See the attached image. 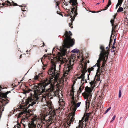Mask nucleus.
Instances as JSON below:
<instances>
[{
	"mask_svg": "<svg viewBox=\"0 0 128 128\" xmlns=\"http://www.w3.org/2000/svg\"><path fill=\"white\" fill-rule=\"evenodd\" d=\"M49 84H50V86L52 85V83L50 80L47 83L43 84H36L34 85L33 87L35 95L37 96L39 100L41 102H46L47 98H52V97L50 98V96H56L58 94V92L56 90L53 88H50L47 91H45L46 87Z\"/></svg>",
	"mask_w": 128,
	"mask_h": 128,
	"instance_id": "nucleus-1",
	"label": "nucleus"
},
{
	"mask_svg": "<svg viewBox=\"0 0 128 128\" xmlns=\"http://www.w3.org/2000/svg\"><path fill=\"white\" fill-rule=\"evenodd\" d=\"M72 35L70 31H69V33L66 31L64 36V40L62 46L58 49L60 52H56L59 56L62 57L65 56L68 53L67 48H70L74 45L75 41L74 39H71Z\"/></svg>",
	"mask_w": 128,
	"mask_h": 128,
	"instance_id": "nucleus-2",
	"label": "nucleus"
},
{
	"mask_svg": "<svg viewBox=\"0 0 128 128\" xmlns=\"http://www.w3.org/2000/svg\"><path fill=\"white\" fill-rule=\"evenodd\" d=\"M96 82L95 81V78L93 81H92L90 82L91 87L92 88H90L88 87H86L85 88V90L86 93H83V96L85 99H87L88 100L89 98V99L91 97L92 94V91L93 90L94 86H95L96 83Z\"/></svg>",
	"mask_w": 128,
	"mask_h": 128,
	"instance_id": "nucleus-3",
	"label": "nucleus"
},
{
	"mask_svg": "<svg viewBox=\"0 0 128 128\" xmlns=\"http://www.w3.org/2000/svg\"><path fill=\"white\" fill-rule=\"evenodd\" d=\"M56 61H52V66L48 74L54 78L55 80H58L60 74L56 70Z\"/></svg>",
	"mask_w": 128,
	"mask_h": 128,
	"instance_id": "nucleus-4",
	"label": "nucleus"
},
{
	"mask_svg": "<svg viewBox=\"0 0 128 128\" xmlns=\"http://www.w3.org/2000/svg\"><path fill=\"white\" fill-rule=\"evenodd\" d=\"M81 104V102H78L77 103L76 105V104L74 106V108H73V111L74 112H72L71 114V118L69 120H68L67 122L65 124V127L67 128L68 127H69L70 126V124H73V122L75 121V118H74L75 115V112L76 111L77 108L80 106Z\"/></svg>",
	"mask_w": 128,
	"mask_h": 128,
	"instance_id": "nucleus-5",
	"label": "nucleus"
},
{
	"mask_svg": "<svg viewBox=\"0 0 128 128\" xmlns=\"http://www.w3.org/2000/svg\"><path fill=\"white\" fill-rule=\"evenodd\" d=\"M63 62H62L60 66V68H61L62 66H64V74L67 75L70 72L72 71L73 70V66L74 65L73 62L71 61H69L66 65Z\"/></svg>",
	"mask_w": 128,
	"mask_h": 128,
	"instance_id": "nucleus-6",
	"label": "nucleus"
},
{
	"mask_svg": "<svg viewBox=\"0 0 128 128\" xmlns=\"http://www.w3.org/2000/svg\"><path fill=\"white\" fill-rule=\"evenodd\" d=\"M70 4H71L72 6V8L71 9L72 12H74V17L72 18L71 20L72 22L74 20L75 18L77 15L78 14L77 13L78 3H77V0H70L69 2Z\"/></svg>",
	"mask_w": 128,
	"mask_h": 128,
	"instance_id": "nucleus-7",
	"label": "nucleus"
},
{
	"mask_svg": "<svg viewBox=\"0 0 128 128\" xmlns=\"http://www.w3.org/2000/svg\"><path fill=\"white\" fill-rule=\"evenodd\" d=\"M36 96V100L34 99L32 97H29L26 100V107H25V108L26 107V108L28 109L30 106H32L33 105L36 104L37 102V104H38V102L37 100L38 99L37 96Z\"/></svg>",
	"mask_w": 128,
	"mask_h": 128,
	"instance_id": "nucleus-8",
	"label": "nucleus"
},
{
	"mask_svg": "<svg viewBox=\"0 0 128 128\" xmlns=\"http://www.w3.org/2000/svg\"><path fill=\"white\" fill-rule=\"evenodd\" d=\"M100 48L102 50L100 55V58H106L108 59V53L107 51H105L104 48L102 46H101Z\"/></svg>",
	"mask_w": 128,
	"mask_h": 128,
	"instance_id": "nucleus-9",
	"label": "nucleus"
},
{
	"mask_svg": "<svg viewBox=\"0 0 128 128\" xmlns=\"http://www.w3.org/2000/svg\"><path fill=\"white\" fill-rule=\"evenodd\" d=\"M52 112H50V116L48 117V120L49 121H52L51 122L50 124H51L52 121L55 120L56 119V111L55 110H53Z\"/></svg>",
	"mask_w": 128,
	"mask_h": 128,
	"instance_id": "nucleus-10",
	"label": "nucleus"
},
{
	"mask_svg": "<svg viewBox=\"0 0 128 128\" xmlns=\"http://www.w3.org/2000/svg\"><path fill=\"white\" fill-rule=\"evenodd\" d=\"M87 70H86V67H84V68L83 70L82 71V74L81 76L79 77H78L77 78L78 79H80L81 78L82 79V80L81 81V82L82 83V81L83 82L85 81V83H86L87 82V81L86 80H85V73L87 72Z\"/></svg>",
	"mask_w": 128,
	"mask_h": 128,
	"instance_id": "nucleus-11",
	"label": "nucleus"
},
{
	"mask_svg": "<svg viewBox=\"0 0 128 128\" xmlns=\"http://www.w3.org/2000/svg\"><path fill=\"white\" fill-rule=\"evenodd\" d=\"M100 61H103L102 66L101 67H100V69L101 70H103V71H104L105 70V64L107 59H106V58H100Z\"/></svg>",
	"mask_w": 128,
	"mask_h": 128,
	"instance_id": "nucleus-12",
	"label": "nucleus"
},
{
	"mask_svg": "<svg viewBox=\"0 0 128 128\" xmlns=\"http://www.w3.org/2000/svg\"><path fill=\"white\" fill-rule=\"evenodd\" d=\"M41 126V127L40 128L42 127V126L40 124H38L37 126H36V125L34 124H32L29 126V128H38L40 126Z\"/></svg>",
	"mask_w": 128,
	"mask_h": 128,
	"instance_id": "nucleus-13",
	"label": "nucleus"
},
{
	"mask_svg": "<svg viewBox=\"0 0 128 128\" xmlns=\"http://www.w3.org/2000/svg\"><path fill=\"white\" fill-rule=\"evenodd\" d=\"M98 72H97V73H98H98H99L98 75H100L102 74L101 73H102L104 71L102 70H101V71H100V64H98Z\"/></svg>",
	"mask_w": 128,
	"mask_h": 128,
	"instance_id": "nucleus-14",
	"label": "nucleus"
},
{
	"mask_svg": "<svg viewBox=\"0 0 128 128\" xmlns=\"http://www.w3.org/2000/svg\"><path fill=\"white\" fill-rule=\"evenodd\" d=\"M84 88V87L83 85H82L80 88L79 90L77 92L78 95H79L82 90Z\"/></svg>",
	"mask_w": 128,
	"mask_h": 128,
	"instance_id": "nucleus-15",
	"label": "nucleus"
},
{
	"mask_svg": "<svg viewBox=\"0 0 128 128\" xmlns=\"http://www.w3.org/2000/svg\"><path fill=\"white\" fill-rule=\"evenodd\" d=\"M71 96H72V99L73 100V102H72L73 105H74L75 104V103L78 102V101L77 100L76 101H75L74 98V96L73 93L72 94Z\"/></svg>",
	"mask_w": 128,
	"mask_h": 128,
	"instance_id": "nucleus-16",
	"label": "nucleus"
},
{
	"mask_svg": "<svg viewBox=\"0 0 128 128\" xmlns=\"http://www.w3.org/2000/svg\"><path fill=\"white\" fill-rule=\"evenodd\" d=\"M94 68L93 67H92L91 68H89L88 69V72L89 73V74H88V80L89 79V76L90 75V72L91 71L93 70L94 69Z\"/></svg>",
	"mask_w": 128,
	"mask_h": 128,
	"instance_id": "nucleus-17",
	"label": "nucleus"
},
{
	"mask_svg": "<svg viewBox=\"0 0 128 128\" xmlns=\"http://www.w3.org/2000/svg\"><path fill=\"white\" fill-rule=\"evenodd\" d=\"M90 113H87L86 114L85 116H86L85 121L86 122L88 120L90 116Z\"/></svg>",
	"mask_w": 128,
	"mask_h": 128,
	"instance_id": "nucleus-18",
	"label": "nucleus"
},
{
	"mask_svg": "<svg viewBox=\"0 0 128 128\" xmlns=\"http://www.w3.org/2000/svg\"><path fill=\"white\" fill-rule=\"evenodd\" d=\"M116 15H115L114 16V19H112L110 20V22L112 24V26H114V19H116Z\"/></svg>",
	"mask_w": 128,
	"mask_h": 128,
	"instance_id": "nucleus-19",
	"label": "nucleus"
},
{
	"mask_svg": "<svg viewBox=\"0 0 128 128\" xmlns=\"http://www.w3.org/2000/svg\"><path fill=\"white\" fill-rule=\"evenodd\" d=\"M6 2L7 3V4L4 3L2 4V5L4 6H5L6 5L7 6H8L9 5V4H10V6L12 5V4L9 1H7Z\"/></svg>",
	"mask_w": 128,
	"mask_h": 128,
	"instance_id": "nucleus-20",
	"label": "nucleus"
},
{
	"mask_svg": "<svg viewBox=\"0 0 128 128\" xmlns=\"http://www.w3.org/2000/svg\"><path fill=\"white\" fill-rule=\"evenodd\" d=\"M100 75H98V73H96V75L95 76V77H97V78L96 79V80L98 81H100Z\"/></svg>",
	"mask_w": 128,
	"mask_h": 128,
	"instance_id": "nucleus-21",
	"label": "nucleus"
},
{
	"mask_svg": "<svg viewBox=\"0 0 128 128\" xmlns=\"http://www.w3.org/2000/svg\"><path fill=\"white\" fill-rule=\"evenodd\" d=\"M79 50L78 49L76 48L72 51L71 52L72 53H77L79 52Z\"/></svg>",
	"mask_w": 128,
	"mask_h": 128,
	"instance_id": "nucleus-22",
	"label": "nucleus"
},
{
	"mask_svg": "<svg viewBox=\"0 0 128 128\" xmlns=\"http://www.w3.org/2000/svg\"><path fill=\"white\" fill-rule=\"evenodd\" d=\"M112 26V34L114 32V29L115 30L116 29V28L117 26V25H114V26Z\"/></svg>",
	"mask_w": 128,
	"mask_h": 128,
	"instance_id": "nucleus-23",
	"label": "nucleus"
},
{
	"mask_svg": "<svg viewBox=\"0 0 128 128\" xmlns=\"http://www.w3.org/2000/svg\"><path fill=\"white\" fill-rule=\"evenodd\" d=\"M123 8L122 7H120L117 10V12H122L123 10Z\"/></svg>",
	"mask_w": 128,
	"mask_h": 128,
	"instance_id": "nucleus-24",
	"label": "nucleus"
},
{
	"mask_svg": "<svg viewBox=\"0 0 128 128\" xmlns=\"http://www.w3.org/2000/svg\"><path fill=\"white\" fill-rule=\"evenodd\" d=\"M90 105V102H86V110H87V109H88L89 108V106Z\"/></svg>",
	"mask_w": 128,
	"mask_h": 128,
	"instance_id": "nucleus-25",
	"label": "nucleus"
},
{
	"mask_svg": "<svg viewBox=\"0 0 128 128\" xmlns=\"http://www.w3.org/2000/svg\"><path fill=\"white\" fill-rule=\"evenodd\" d=\"M60 104L61 105V106L63 108L65 105V103L64 101H62Z\"/></svg>",
	"mask_w": 128,
	"mask_h": 128,
	"instance_id": "nucleus-26",
	"label": "nucleus"
},
{
	"mask_svg": "<svg viewBox=\"0 0 128 128\" xmlns=\"http://www.w3.org/2000/svg\"><path fill=\"white\" fill-rule=\"evenodd\" d=\"M122 89L121 88H120V90L119 91V98H120L121 97L122 93L121 92V90Z\"/></svg>",
	"mask_w": 128,
	"mask_h": 128,
	"instance_id": "nucleus-27",
	"label": "nucleus"
},
{
	"mask_svg": "<svg viewBox=\"0 0 128 128\" xmlns=\"http://www.w3.org/2000/svg\"><path fill=\"white\" fill-rule=\"evenodd\" d=\"M100 58H99V60H98V63L96 64L93 67L95 68L97 66H98L97 65H98V64H100Z\"/></svg>",
	"mask_w": 128,
	"mask_h": 128,
	"instance_id": "nucleus-28",
	"label": "nucleus"
},
{
	"mask_svg": "<svg viewBox=\"0 0 128 128\" xmlns=\"http://www.w3.org/2000/svg\"><path fill=\"white\" fill-rule=\"evenodd\" d=\"M74 89L73 88H72V90L71 91V93H70V96H71V95L72 94H74Z\"/></svg>",
	"mask_w": 128,
	"mask_h": 128,
	"instance_id": "nucleus-29",
	"label": "nucleus"
},
{
	"mask_svg": "<svg viewBox=\"0 0 128 128\" xmlns=\"http://www.w3.org/2000/svg\"><path fill=\"white\" fill-rule=\"evenodd\" d=\"M112 35H111V37H110V43H109V47H110V44H111V42H112V41H113L112 40Z\"/></svg>",
	"mask_w": 128,
	"mask_h": 128,
	"instance_id": "nucleus-30",
	"label": "nucleus"
},
{
	"mask_svg": "<svg viewBox=\"0 0 128 128\" xmlns=\"http://www.w3.org/2000/svg\"><path fill=\"white\" fill-rule=\"evenodd\" d=\"M111 108V107H110L108 108L107 110L104 113L105 114L107 113L110 110Z\"/></svg>",
	"mask_w": 128,
	"mask_h": 128,
	"instance_id": "nucleus-31",
	"label": "nucleus"
},
{
	"mask_svg": "<svg viewBox=\"0 0 128 128\" xmlns=\"http://www.w3.org/2000/svg\"><path fill=\"white\" fill-rule=\"evenodd\" d=\"M123 0H118V2L120 4V5H122L123 2Z\"/></svg>",
	"mask_w": 128,
	"mask_h": 128,
	"instance_id": "nucleus-32",
	"label": "nucleus"
},
{
	"mask_svg": "<svg viewBox=\"0 0 128 128\" xmlns=\"http://www.w3.org/2000/svg\"><path fill=\"white\" fill-rule=\"evenodd\" d=\"M56 49H58V48H54L53 49V51H52V52L53 53H54V52H56Z\"/></svg>",
	"mask_w": 128,
	"mask_h": 128,
	"instance_id": "nucleus-33",
	"label": "nucleus"
},
{
	"mask_svg": "<svg viewBox=\"0 0 128 128\" xmlns=\"http://www.w3.org/2000/svg\"><path fill=\"white\" fill-rule=\"evenodd\" d=\"M121 5H120V3L118 2V4H117L116 5V9H117V8H118V7L119 6H120Z\"/></svg>",
	"mask_w": 128,
	"mask_h": 128,
	"instance_id": "nucleus-34",
	"label": "nucleus"
},
{
	"mask_svg": "<svg viewBox=\"0 0 128 128\" xmlns=\"http://www.w3.org/2000/svg\"><path fill=\"white\" fill-rule=\"evenodd\" d=\"M38 76L36 75L34 77V78L35 80H37L38 79Z\"/></svg>",
	"mask_w": 128,
	"mask_h": 128,
	"instance_id": "nucleus-35",
	"label": "nucleus"
},
{
	"mask_svg": "<svg viewBox=\"0 0 128 128\" xmlns=\"http://www.w3.org/2000/svg\"><path fill=\"white\" fill-rule=\"evenodd\" d=\"M116 117V116L115 115H114V116L113 117V118H112V120H111V121H110V122H112L113 120H114L115 118Z\"/></svg>",
	"mask_w": 128,
	"mask_h": 128,
	"instance_id": "nucleus-36",
	"label": "nucleus"
},
{
	"mask_svg": "<svg viewBox=\"0 0 128 128\" xmlns=\"http://www.w3.org/2000/svg\"><path fill=\"white\" fill-rule=\"evenodd\" d=\"M26 110H25L23 112H21L20 113V115H22L24 114H25L26 113Z\"/></svg>",
	"mask_w": 128,
	"mask_h": 128,
	"instance_id": "nucleus-37",
	"label": "nucleus"
},
{
	"mask_svg": "<svg viewBox=\"0 0 128 128\" xmlns=\"http://www.w3.org/2000/svg\"><path fill=\"white\" fill-rule=\"evenodd\" d=\"M72 22L71 23L69 24V26L70 27H71V28H73V27L72 26V27L71 26V25L72 26Z\"/></svg>",
	"mask_w": 128,
	"mask_h": 128,
	"instance_id": "nucleus-38",
	"label": "nucleus"
},
{
	"mask_svg": "<svg viewBox=\"0 0 128 128\" xmlns=\"http://www.w3.org/2000/svg\"><path fill=\"white\" fill-rule=\"evenodd\" d=\"M56 8H57L58 6L59 7L58 5H59V4H58V2H56Z\"/></svg>",
	"mask_w": 128,
	"mask_h": 128,
	"instance_id": "nucleus-39",
	"label": "nucleus"
},
{
	"mask_svg": "<svg viewBox=\"0 0 128 128\" xmlns=\"http://www.w3.org/2000/svg\"><path fill=\"white\" fill-rule=\"evenodd\" d=\"M82 122V120H80L79 122V123H80V124H79V125H80V127H81L82 126V124H81V122Z\"/></svg>",
	"mask_w": 128,
	"mask_h": 128,
	"instance_id": "nucleus-40",
	"label": "nucleus"
},
{
	"mask_svg": "<svg viewBox=\"0 0 128 128\" xmlns=\"http://www.w3.org/2000/svg\"><path fill=\"white\" fill-rule=\"evenodd\" d=\"M42 60H41V61L42 62V64H43V65H44V67H46V64H45V65H44V64H43V62H42Z\"/></svg>",
	"mask_w": 128,
	"mask_h": 128,
	"instance_id": "nucleus-41",
	"label": "nucleus"
},
{
	"mask_svg": "<svg viewBox=\"0 0 128 128\" xmlns=\"http://www.w3.org/2000/svg\"><path fill=\"white\" fill-rule=\"evenodd\" d=\"M57 13L58 14L60 15L61 16L62 15H62V14H61V13L60 12H59L58 11L57 12Z\"/></svg>",
	"mask_w": 128,
	"mask_h": 128,
	"instance_id": "nucleus-42",
	"label": "nucleus"
},
{
	"mask_svg": "<svg viewBox=\"0 0 128 128\" xmlns=\"http://www.w3.org/2000/svg\"><path fill=\"white\" fill-rule=\"evenodd\" d=\"M110 6V5L108 4V5H107L106 6V7H107L106 9H108V8Z\"/></svg>",
	"mask_w": 128,
	"mask_h": 128,
	"instance_id": "nucleus-43",
	"label": "nucleus"
},
{
	"mask_svg": "<svg viewBox=\"0 0 128 128\" xmlns=\"http://www.w3.org/2000/svg\"><path fill=\"white\" fill-rule=\"evenodd\" d=\"M115 50H113V49H112V50H111V52H114L115 51Z\"/></svg>",
	"mask_w": 128,
	"mask_h": 128,
	"instance_id": "nucleus-44",
	"label": "nucleus"
},
{
	"mask_svg": "<svg viewBox=\"0 0 128 128\" xmlns=\"http://www.w3.org/2000/svg\"><path fill=\"white\" fill-rule=\"evenodd\" d=\"M116 48V47L114 46L113 45L112 47V49H113V50H114L115 48Z\"/></svg>",
	"mask_w": 128,
	"mask_h": 128,
	"instance_id": "nucleus-45",
	"label": "nucleus"
},
{
	"mask_svg": "<svg viewBox=\"0 0 128 128\" xmlns=\"http://www.w3.org/2000/svg\"><path fill=\"white\" fill-rule=\"evenodd\" d=\"M13 6H18V5L16 4L15 3H14Z\"/></svg>",
	"mask_w": 128,
	"mask_h": 128,
	"instance_id": "nucleus-46",
	"label": "nucleus"
},
{
	"mask_svg": "<svg viewBox=\"0 0 128 128\" xmlns=\"http://www.w3.org/2000/svg\"><path fill=\"white\" fill-rule=\"evenodd\" d=\"M105 9H104L103 10H106L107 9H106L107 8V7H105Z\"/></svg>",
	"mask_w": 128,
	"mask_h": 128,
	"instance_id": "nucleus-47",
	"label": "nucleus"
},
{
	"mask_svg": "<svg viewBox=\"0 0 128 128\" xmlns=\"http://www.w3.org/2000/svg\"><path fill=\"white\" fill-rule=\"evenodd\" d=\"M112 4V3L108 2V4H109L110 5Z\"/></svg>",
	"mask_w": 128,
	"mask_h": 128,
	"instance_id": "nucleus-48",
	"label": "nucleus"
},
{
	"mask_svg": "<svg viewBox=\"0 0 128 128\" xmlns=\"http://www.w3.org/2000/svg\"><path fill=\"white\" fill-rule=\"evenodd\" d=\"M108 2L111 3V0H109Z\"/></svg>",
	"mask_w": 128,
	"mask_h": 128,
	"instance_id": "nucleus-49",
	"label": "nucleus"
},
{
	"mask_svg": "<svg viewBox=\"0 0 128 128\" xmlns=\"http://www.w3.org/2000/svg\"><path fill=\"white\" fill-rule=\"evenodd\" d=\"M116 43V42H114V43H113V46H114V44H115Z\"/></svg>",
	"mask_w": 128,
	"mask_h": 128,
	"instance_id": "nucleus-50",
	"label": "nucleus"
},
{
	"mask_svg": "<svg viewBox=\"0 0 128 128\" xmlns=\"http://www.w3.org/2000/svg\"><path fill=\"white\" fill-rule=\"evenodd\" d=\"M79 95H78V96H79ZM77 98H78V99H79V97L78 96H77Z\"/></svg>",
	"mask_w": 128,
	"mask_h": 128,
	"instance_id": "nucleus-51",
	"label": "nucleus"
},
{
	"mask_svg": "<svg viewBox=\"0 0 128 128\" xmlns=\"http://www.w3.org/2000/svg\"><path fill=\"white\" fill-rule=\"evenodd\" d=\"M116 38H115V39H114V42H116Z\"/></svg>",
	"mask_w": 128,
	"mask_h": 128,
	"instance_id": "nucleus-52",
	"label": "nucleus"
},
{
	"mask_svg": "<svg viewBox=\"0 0 128 128\" xmlns=\"http://www.w3.org/2000/svg\"><path fill=\"white\" fill-rule=\"evenodd\" d=\"M20 125H19V126H17L18 128H19V127H20Z\"/></svg>",
	"mask_w": 128,
	"mask_h": 128,
	"instance_id": "nucleus-53",
	"label": "nucleus"
},
{
	"mask_svg": "<svg viewBox=\"0 0 128 128\" xmlns=\"http://www.w3.org/2000/svg\"><path fill=\"white\" fill-rule=\"evenodd\" d=\"M92 12V13H96V12H95V11H93V12Z\"/></svg>",
	"mask_w": 128,
	"mask_h": 128,
	"instance_id": "nucleus-54",
	"label": "nucleus"
},
{
	"mask_svg": "<svg viewBox=\"0 0 128 128\" xmlns=\"http://www.w3.org/2000/svg\"><path fill=\"white\" fill-rule=\"evenodd\" d=\"M106 49H108V47H107L106 48Z\"/></svg>",
	"mask_w": 128,
	"mask_h": 128,
	"instance_id": "nucleus-55",
	"label": "nucleus"
},
{
	"mask_svg": "<svg viewBox=\"0 0 128 128\" xmlns=\"http://www.w3.org/2000/svg\"><path fill=\"white\" fill-rule=\"evenodd\" d=\"M100 4V3H98L97 4Z\"/></svg>",
	"mask_w": 128,
	"mask_h": 128,
	"instance_id": "nucleus-56",
	"label": "nucleus"
},
{
	"mask_svg": "<svg viewBox=\"0 0 128 128\" xmlns=\"http://www.w3.org/2000/svg\"><path fill=\"white\" fill-rule=\"evenodd\" d=\"M65 5H66V6H67L68 5L67 4H65Z\"/></svg>",
	"mask_w": 128,
	"mask_h": 128,
	"instance_id": "nucleus-57",
	"label": "nucleus"
},
{
	"mask_svg": "<svg viewBox=\"0 0 128 128\" xmlns=\"http://www.w3.org/2000/svg\"><path fill=\"white\" fill-rule=\"evenodd\" d=\"M28 52V50H27L26 51V52Z\"/></svg>",
	"mask_w": 128,
	"mask_h": 128,
	"instance_id": "nucleus-58",
	"label": "nucleus"
},
{
	"mask_svg": "<svg viewBox=\"0 0 128 128\" xmlns=\"http://www.w3.org/2000/svg\"><path fill=\"white\" fill-rule=\"evenodd\" d=\"M104 2V0H103V2Z\"/></svg>",
	"mask_w": 128,
	"mask_h": 128,
	"instance_id": "nucleus-59",
	"label": "nucleus"
},
{
	"mask_svg": "<svg viewBox=\"0 0 128 128\" xmlns=\"http://www.w3.org/2000/svg\"><path fill=\"white\" fill-rule=\"evenodd\" d=\"M22 6V7H23L24 6H22H22Z\"/></svg>",
	"mask_w": 128,
	"mask_h": 128,
	"instance_id": "nucleus-60",
	"label": "nucleus"
},
{
	"mask_svg": "<svg viewBox=\"0 0 128 128\" xmlns=\"http://www.w3.org/2000/svg\"><path fill=\"white\" fill-rule=\"evenodd\" d=\"M88 63H89V61L88 62Z\"/></svg>",
	"mask_w": 128,
	"mask_h": 128,
	"instance_id": "nucleus-61",
	"label": "nucleus"
},
{
	"mask_svg": "<svg viewBox=\"0 0 128 128\" xmlns=\"http://www.w3.org/2000/svg\"><path fill=\"white\" fill-rule=\"evenodd\" d=\"M44 56H45V55H44V56H43V57H44Z\"/></svg>",
	"mask_w": 128,
	"mask_h": 128,
	"instance_id": "nucleus-62",
	"label": "nucleus"
},
{
	"mask_svg": "<svg viewBox=\"0 0 128 128\" xmlns=\"http://www.w3.org/2000/svg\"><path fill=\"white\" fill-rule=\"evenodd\" d=\"M43 44H44V43H43Z\"/></svg>",
	"mask_w": 128,
	"mask_h": 128,
	"instance_id": "nucleus-63",
	"label": "nucleus"
},
{
	"mask_svg": "<svg viewBox=\"0 0 128 128\" xmlns=\"http://www.w3.org/2000/svg\"><path fill=\"white\" fill-rule=\"evenodd\" d=\"M72 17V16H71V17Z\"/></svg>",
	"mask_w": 128,
	"mask_h": 128,
	"instance_id": "nucleus-64",
	"label": "nucleus"
}]
</instances>
